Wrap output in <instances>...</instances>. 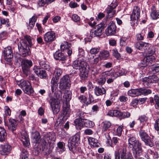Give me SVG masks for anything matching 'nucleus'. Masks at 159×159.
<instances>
[{"mask_svg": "<svg viewBox=\"0 0 159 159\" xmlns=\"http://www.w3.org/2000/svg\"><path fill=\"white\" fill-rule=\"evenodd\" d=\"M116 26L115 23L113 21H111L105 30V33L107 36L112 35L116 33Z\"/></svg>", "mask_w": 159, "mask_h": 159, "instance_id": "obj_17", "label": "nucleus"}, {"mask_svg": "<svg viewBox=\"0 0 159 159\" xmlns=\"http://www.w3.org/2000/svg\"><path fill=\"white\" fill-rule=\"evenodd\" d=\"M41 148L42 149V151H43L45 153V155H48L52 152V151L51 150L48 149V147H47V148H46L44 150L43 149L42 146H41Z\"/></svg>", "mask_w": 159, "mask_h": 159, "instance_id": "obj_64", "label": "nucleus"}, {"mask_svg": "<svg viewBox=\"0 0 159 159\" xmlns=\"http://www.w3.org/2000/svg\"><path fill=\"white\" fill-rule=\"evenodd\" d=\"M89 101L85 103L86 106H88L93 101L94 98L93 96L90 93H89Z\"/></svg>", "mask_w": 159, "mask_h": 159, "instance_id": "obj_56", "label": "nucleus"}, {"mask_svg": "<svg viewBox=\"0 0 159 159\" xmlns=\"http://www.w3.org/2000/svg\"><path fill=\"white\" fill-rule=\"evenodd\" d=\"M71 44L67 42H64L61 45V51H57L53 54L54 59L56 60L64 61L66 59V55L64 53L66 52L69 56H70L72 53V50L70 48Z\"/></svg>", "mask_w": 159, "mask_h": 159, "instance_id": "obj_1", "label": "nucleus"}, {"mask_svg": "<svg viewBox=\"0 0 159 159\" xmlns=\"http://www.w3.org/2000/svg\"><path fill=\"white\" fill-rule=\"evenodd\" d=\"M59 78L53 77L51 80V89L52 92L56 91L58 86L57 82L58 81Z\"/></svg>", "mask_w": 159, "mask_h": 159, "instance_id": "obj_29", "label": "nucleus"}, {"mask_svg": "<svg viewBox=\"0 0 159 159\" xmlns=\"http://www.w3.org/2000/svg\"><path fill=\"white\" fill-rule=\"evenodd\" d=\"M147 120V118L145 116H141L140 117V123L142 124V125L141 127V128H142L144 125Z\"/></svg>", "mask_w": 159, "mask_h": 159, "instance_id": "obj_51", "label": "nucleus"}, {"mask_svg": "<svg viewBox=\"0 0 159 159\" xmlns=\"http://www.w3.org/2000/svg\"><path fill=\"white\" fill-rule=\"evenodd\" d=\"M70 108L66 103L65 106L64 105L63 106L62 112L60 115V117L63 120L65 121L70 116Z\"/></svg>", "mask_w": 159, "mask_h": 159, "instance_id": "obj_18", "label": "nucleus"}, {"mask_svg": "<svg viewBox=\"0 0 159 159\" xmlns=\"http://www.w3.org/2000/svg\"><path fill=\"white\" fill-rule=\"evenodd\" d=\"M20 84V87L25 93L30 95L33 93L34 91L32 88L30 83L29 81L25 80H21Z\"/></svg>", "mask_w": 159, "mask_h": 159, "instance_id": "obj_8", "label": "nucleus"}, {"mask_svg": "<svg viewBox=\"0 0 159 159\" xmlns=\"http://www.w3.org/2000/svg\"><path fill=\"white\" fill-rule=\"evenodd\" d=\"M154 98L156 102L155 107L156 109H159V97L157 95H155Z\"/></svg>", "mask_w": 159, "mask_h": 159, "instance_id": "obj_54", "label": "nucleus"}, {"mask_svg": "<svg viewBox=\"0 0 159 159\" xmlns=\"http://www.w3.org/2000/svg\"><path fill=\"white\" fill-rule=\"evenodd\" d=\"M115 159H133L132 155L129 152H126L125 148H120L115 152Z\"/></svg>", "mask_w": 159, "mask_h": 159, "instance_id": "obj_5", "label": "nucleus"}, {"mask_svg": "<svg viewBox=\"0 0 159 159\" xmlns=\"http://www.w3.org/2000/svg\"><path fill=\"white\" fill-rule=\"evenodd\" d=\"M118 5L117 2L116 1L114 2H112L110 5H108L106 9V11L107 14V16H106V18H104L102 22L99 24L101 25L104 29L107 25V22L108 21V19L113 17L114 15L115 14L116 11L113 9L116 7Z\"/></svg>", "mask_w": 159, "mask_h": 159, "instance_id": "obj_2", "label": "nucleus"}, {"mask_svg": "<svg viewBox=\"0 0 159 159\" xmlns=\"http://www.w3.org/2000/svg\"><path fill=\"white\" fill-rule=\"evenodd\" d=\"M99 51V49L98 48H92L90 50V52L92 54H97Z\"/></svg>", "mask_w": 159, "mask_h": 159, "instance_id": "obj_62", "label": "nucleus"}, {"mask_svg": "<svg viewBox=\"0 0 159 159\" xmlns=\"http://www.w3.org/2000/svg\"><path fill=\"white\" fill-rule=\"evenodd\" d=\"M125 69H121L119 70L117 72H115L112 75L115 78H116L118 76L123 75L125 74Z\"/></svg>", "mask_w": 159, "mask_h": 159, "instance_id": "obj_39", "label": "nucleus"}, {"mask_svg": "<svg viewBox=\"0 0 159 159\" xmlns=\"http://www.w3.org/2000/svg\"><path fill=\"white\" fill-rule=\"evenodd\" d=\"M19 138L24 146L27 147L30 145L28 136L25 131L21 133Z\"/></svg>", "mask_w": 159, "mask_h": 159, "instance_id": "obj_23", "label": "nucleus"}, {"mask_svg": "<svg viewBox=\"0 0 159 159\" xmlns=\"http://www.w3.org/2000/svg\"><path fill=\"white\" fill-rule=\"evenodd\" d=\"M37 17L33 16L30 19L28 25V29H32L35 23L37 20Z\"/></svg>", "mask_w": 159, "mask_h": 159, "instance_id": "obj_37", "label": "nucleus"}, {"mask_svg": "<svg viewBox=\"0 0 159 159\" xmlns=\"http://www.w3.org/2000/svg\"><path fill=\"white\" fill-rule=\"evenodd\" d=\"M70 80L69 75H66L60 80L59 87L61 90L69 88L70 86Z\"/></svg>", "mask_w": 159, "mask_h": 159, "instance_id": "obj_10", "label": "nucleus"}, {"mask_svg": "<svg viewBox=\"0 0 159 159\" xmlns=\"http://www.w3.org/2000/svg\"><path fill=\"white\" fill-rule=\"evenodd\" d=\"M39 64L42 69H44L48 71L50 70L51 68L48 62L42 61L39 62Z\"/></svg>", "mask_w": 159, "mask_h": 159, "instance_id": "obj_34", "label": "nucleus"}, {"mask_svg": "<svg viewBox=\"0 0 159 159\" xmlns=\"http://www.w3.org/2000/svg\"><path fill=\"white\" fill-rule=\"evenodd\" d=\"M79 99L81 102L85 103L86 100L87 98L85 96L83 95H80L78 98Z\"/></svg>", "mask_w": 159, "mask_h": 159, "instance_id": "obj_60", "label": "nucleus"}, {"mask_svg": "<svg viewBox=\"0 0 159 159\" xmlns=\"http://www.w3.org/2000/svg\"><path fill=\"white\" fill-rule=\"evenodd\" d=\"M32 138L35 140L34 142L37 143L39 140L40 138V136L39 133L38 132H35L32 134Z\"/></svg>", "mask_w": 159, "mask_h": 159, "instance_id": "obj_44", "label": "nucleus"}, {"mask_svg": "<svg viewBox=\"0 0 159 159\" xmlns=\"http://www.w3.org/2000/svg\"><path fill=\"white\" fill-rule=\"evenodd\" d=\"M101 59H106L109 56V52L107 51H103L100 52L99 55Z\"/></svg>", "mask_w": 159, "mask_h": 159, "instance_id": "obj_42", "label": "nucleus"}, {"mask_svg": "<svg viewBox=\"0 0 159 159\" xmlns=\"http://www.w3.org/2000/svg\"><path fill=\"white\" fill-rule=\"evenodd\" d=\"M150 16L153 20H156L159 18V11L156 10L155 7L153 6L151 8Z\"/></svg>", "mask_w": 159, "mask_h": 159, "instance_id": "obj_27", "label": "nucleus"}, {"mask_svg": "<svg viewBox=\"0 0 159 159\" xmlns=\"http://www.w3.org/2000/svg\"><path fill=\"white\" fill-rule=\"evenodd\" d=\"M88 141L89 144L94 147H98V140L97 139L92 137L89 138L88 139Z\"/></svg>", "mask_w": 159, "mask_h": 159, "instance_id": "obj_38", "label": "nucleus"}, {"mask_svg": "<svg viewBox=\"0 0 159 159\" xmlns=\"http://www.w3.org/2000/svg\"><path fill=\"white\" fill-rule=\"evenodd\" d=\"M113 55L117 59H118L121 57L120 54L118 52L117 49L115 48H114L112 50Z\"/></svg>", "mask_w": 159, "mask_h": 159, "instance_id": "obj_48", "label": "nucleus"}, {"mask_svg": "<svg viewBox=\"0 0 159 159\" xmlns=\"http://www.w3.org/2000/svg\"><path fill=\"white\" fill-rule=\"evenodd\" d=\"M63 98L65 101L66 102L69 101L71 99V95L70 93H64Z\"/></svg>", "mask_w": 159, "mask_h": 159, "instance_id": "obj_52", "label": "nucleus"}, {"mask_svg": "<svg viewBox=\"0 0 159 159\" xmlns=\"http://www.w3.org/2000/svg\"><path fill=\"white\" fill-rule=\"evenodd\" d=\"M3 56L5 60L10 61L13 57L12 51L11 48H5L3 51Z\"/></svg>", "mask_w": 159, "mask_h": 159, "instance_id": "obj_24", "label": "nucleus"}, {"mask_svg": "<svg viewBox=\"0 0 159 159\" xmlns=\"http://www.w3.org/2000/svg\"><path fill=\"white\" fill-rule=\"evenodd\" d=\"M139 15V9L138 7H134L130 18L131 20L133 22V24L135 25H138Z\"/></svg>", "mask_w": 159, "mask_h": 159, "instance_id": "obj_15", "label": "nucleus"}, {"mask_svg": "<svg viewBox=\"0 0 159 159\" xmlns=\"http://www.w3.org/2000/svg\"><path fill=\"white\" fill-rule=\"evenodd\" d=\"M65 143L61 142H58L57 143V146L58 148L61 150L62 151H65Z\"/></svg>", "mask_w": 159, "mask_h": 159, "instance_id": "obj_53", "label": "nucleus"}, {"mask_svg": "<svg viewBox=\"0 0 159 159\" xmlns=\"http://www.w3.org/2000/svg\"><path fill=\"white\" fill-rule=\"evenodd\" d=\"M22 159H29V154L28 151L25 150L23 149L21 153Z\"/></svg>", "mask_w": 159, "mask_h": 159, "instance_id": "obj_45", "label": "nucleus"}, {"mask_svg": "<svg viewBox=\"0 0 159 159\" xmlns=\"http://www.w3.org/2000/svg\"><path fill=\"white\" fill-rule=\"evenodd\" d=\"M85 66L80 70V75L81 79L84 80L87 79L88 76V70Z\"/></svg>", "mask_w": 159, "mask_h": 159, "instance_id": "obj_28", "label": "nucleus"}, {"mask_svg": "<svg viewBox=\"0 0 159 159\" xmlns=\"http://www.w3.org/2000/svg\"><path fill=\"white\" fill-rule=\"evenodd\" d=\"M49 103L53 114H57L60 110V102L52 96H50Z\"/></svg>", "mask_w": 159, "mask_h": 159, "instance_id": "obj_9", "label": "nucleus"}, {"mask_svg": "<svg viewBox=\"0 0 159 159\" xmlns=\"http://www.w3.org/2000/svg\"><path fill=\"white\" fill-rule=\"evenodd\" d=\"M62 73V71L61 69L58 68L56 69L54 71V73L55 74V77L59 78Z\"/></svg>", "mask_w": 159, "mask_h": 159, "instance_id": "obj_49", "label": "nucleus"}, {"mask_svg": "<svg viewBox=\"0 0 159 159\" xmlns=\"http://www.w3.org/2000/svg\"><path fill=\"white\" fill-rule=\"evenodd\" d=\"M94 93L97 96H99L104 94L106 93V91L104 89L102 88L96 86L94 89Z\"/></svg>", "mask_w": 159, "mask_h": 159, "instance_id": "obj_30", "label": "nucleus"}, {"mask_svg": "<svg viewBox=\"0 0 159 159\" xmlns=\"http://www.w3.org/2000/svg\"><path fill=\"white\" fill-rule=\"evenodd\" d=\"M102 59L99 55L98 57L92 59L91 61V63L93 64H97L98 62L101 61Z\"/></svg>", "mask_w": 159, "mask_h": 159, "instance_id": "obj_55", "label": "nucleus"}, {"mask_svg": "<svg viewBox=\"0 0 159 159\" xmlns=\"http://www.w3.org/2000/svg\"><path fill=\"white\" fill-rule=\"evenodd\" d=\"M86 62L83 60H76L73 62L72 66L74 68L78 69L79 70L82 69L83 67L87 66Z\"/></svg>", "mask_w": 159, "mask_h": 159, "instance_id": "obj_19", "label": "nucleus"}, {"mask_svg": "<svg viewBox=\"0 0 159 159\" xmlns=\"http://www.w3.org/2000/svg\"><path fill=\"white\" fill-rule=\"evenodd\" d=\"M153 74H155L159 72V64L153 65L151 68Z\"/></svg>", "mask_w": 159, "mask_h": 159, "instance_id": "obj_47", "label": "nucleus"}, {"mask_svg": "<svg viewBox=\"0 0 159 159\" xmlns=\"http://www.w3.org/2000/svg\"><path fill=\"white\" fill-rule=\"evenodd\" d=\"M7 135L6 130L4 128L0 127V142L5 141Z\"/></svg>", "mask_w": 159, "mask_h": 159, "instance_id": "obj_33", "label": "nucleus"}, {"mask_svg": "<svg viewBox=\"0 0 159 159\" xmlns=\"http://www.w3.org/2000/svg\"><path fill=\"white\" fill-rule=\"evenodd\" d=\"M104 29L101 25L98 24L95 26L93 30L90 31V36L92 38L100 36L102 34Z\"/></svg>", "mask_w": 159, "mask_h": 159, "instance_id": "obj_11", "label": "nucleus"}, {"mask_svg": "<svg viewBox=\"0 0 159 159\" xmlns=\"http://www.w3.org/2000/svg\"><path fill=\"white\" fill-rule=\"evenodd\" d=\"M19 54L21 56L25 57L28 56L30 54L29 47L27 42L22 40L18 45Z\"/></svg>", "mask_w": 159, "mask_h": 159, "instance_id": "obj_4", "label": "nucleus"}, {"mask_svg": "<svg viewBox=\"0 0 159 159\" xmlns=\"http://www.w3.org/2000/svg\"><path fill=\"white\" fill-rule=\"evenodd\" d=\"M54 96L56 98H54L58 101L61 100L62 98V92L61 91H59L58 92L54 93Z\"/></svg>", "mask_w": 159, "mask_h": 159, "instance_id": "obj_50", "label": "nucleus"}, {"mask_svg": "<svg viewBox=\"0 0 159 159\" xmlns=\"http://www.w3.org/2000/svg\"><path fill=\"white\" fill-rule=\"evenodd\" d=\"M52 134L50 133H47L44 135L43 139L42 140L41 143V146H42L43 150L46 148L48 146V143L46 141H48L49 142H50L49 141L52 140Z\"/></svg>", "mask_w": 159, "mask_h": 159, "instance_id": "obj_22", "label": "nucleus"}, {"mask_svg": "<svg viewBox=\"0 0 159 159\" xmlns=\"http://www.w3.org/2000/svg\"><path fill=\"white\" fill-rule=\"evenodd\" d=\"M102 131L105 132L111 127V124L109 121H105L102 123Z\"/></svg>", "mask_w": 159, "mask_h": 159, "instance_id": "obj_36", "label": "nucleus"}, {"mask_svg": "<svg viewBox=\"0 0 159 159\" xmlns=\"http://www.w3.org/2000/svg\"><path fill=\"white\" fill-rule=\"evenodd\" d=\"M33 70L36 75L41 78L45 79L47 76V74L45 70L37 66H34Z\"/></svg>", "mask_w": 159, "mask_h": 159, "instance_id": "obj_20", "label": "nucleus"}, {"mask_svg": "<svg viewBox=\"0 0 159 159\" xmlns=\"http://www.w3.org/2000/svg\"><path fill=\"white\" fill-rule=\"evenodd\" d=\"M5 111V115L6 116H10L11 114V110L10 108L7 106H5L4 107Z\"/></svg>", "mask_w": 159, "mask_h": 159, "instance_id": "obj_57", "label": "nucleus"}, {"mask_svg": "<svg viewBox=\"0 0 159 159\" xmlns=\"http://www.w3.org/2000/svg\"><path fill=\"white\" fill-rule=\"evenodd\" d=\"M74 123L77 127L81 129V128L84 126L91 127L93 126L92 121L88 120H83L81 119H77L75 120Z\"/></svg>", "mask_w": 159, "mask_h": 159, "instance_id": "obj_12", "label": "nucleus"}, {"mask_svg": "<svg viewBox=\"0 0 159 159\" xmlns=\"http://www.w3.org/2000/svg\"><path fill=\"white\" fill-rule=\"evenodd\" d=\"M107 143L109 144L110 146H112V141L111 139V137H110L109 134H107Z\"/></svg>", "mask_w": 159, "mask_h": 159, "instance_id": "obj_63", "label": "nucleus"}, {"mask_svg": "<svg viewBox=\"0 0 159 159\" xmlns=\"http://www.w3.org/2000/svg\"><path fill=\"white\" fill-rule=\"evenodd\" d=\"M50 3L49 0H38L37 5L40 7H43L45 4Z\"/></svg>", "mask_w": 159, "mask_h": 159, "instance_id": "obj_46", "label": "nucleus"}, {"mask_svg": "<svg viewBox=\"0 0 159 159\" xmlns=\"http://www.w3.org/2000/svg\"><path fill=\"white\" fill-rule=\"evenodd\" d=\"M33 65L32 61L29 59H23L21 62V66L24 74L27 76L30 73V68Z\"/></svg>", "mask_w": 159, "mask_h": 159, "instance_id": "obj_6", "label": "nucleus"}, {"mask_svg": "<svg viewBox=\"0 0 159 159\" xmlns=\"http://www.w3.org/2000/svg\"><path fill=\"white\" fill-rule=\"evenodd\" d=\"M159 79L156 75H153L148 77H145L142 79L143 84L145 86H149V83H156L158 81Z\"/></svg>", "mask_w": 159, "mask_h": 159, "instance_id": "obj_14", "label": "nucleus"}, {"mask_svg": "<svg viewBox=\"0 0 159 159\" xmlns=\"http://www.w3.org/2000/svg\"><path fill=\"white\" fill-rule=\"evenodd\" d=\"M122 113L117 110H111L108 112L107 115L111 116H121Z\"/></svg>", "mask_w": 159, "mask_h": 159, "instance_id": "obj_31", "label": "nucleus"}, {"mask_svg": "<svg viewBox=\"0 0 159 159\" xmlns=\"http://www.w3.org/2000/svg\"><path fill=\"white\" fill-rule=\"evenodd\" d=\"M55 33L53 31H48L45 34L43 37L44 41L46 43H50L55 39Z\"/></svg>", "mask_w": 159, "mask_h": 159, "instance_id": "obj_21", "label": "nucleus"}, {"mask_svg": "<svg viewBox=\"0 0 159 159\" xmlns=\"http://www.w3.org/2000/svg\"><path fill=\"white\" fill-rule=\"evenodd\" d=\"M122 128L123 126L120 125L119 126L117 129V135L118 136H120L121 134Z\"/></svg>", "mask_w": 159, "mask_h": 159, "instance_id": "obj_61", "label": "nucleus"}, {"mask_svg": "<svg viewBox=\"0 0 159 159\" xmlns=\"http://www.w3.org/2000/svg\"><path fill=\"white\" fill-rule=\"evenodd\" d=\"M155 52V49L153 46L150 47L148 49V52L151 54H153Z\"/></svg>", "mask_w": 159, "mask_h": 159, "instance_id": "obj_59", "label": "nucleus"}, {"mask_svg": "<svg viewBox=\"0 0 159 159\" xmlns=\"http://www.w3.org/2000/svg\"><path fill=\"white\" fill-rule=\"evenodd\" d=\"M11 147L9 145H5L2 146L0 148V151L2 155H7L9 154L11 150Z\"/></svg>", "mask_w": 159, "mask_h": 159, "instance_id": "obj_25", "label": "nucleus"}, {"mask_svg": "<svg viewBox=\"0 0 159 159\" xmlns=\"http://www.w3.org/2000/svg\"><path fill=\"white\" fill-rule=\"evenodd\" d=\"M17 125L16 122L15 120L10 119L9 120V124L8 125V129L13 132L16 129Z\"/></svg>", "mask_w": 159, "mask_h": 159, "instance_id": "obj_26", "label": "nucleus"}, {"mask_svg": "<svg viewBox=\"0 0 159 159\" xmlns=\"http://www.w3.org/2000/svg\"><path fill=\"white\" fill-rule=\"evenodd\" d=\"M128 95L132 97H135L139 95V89H131L128 92Z\"/></svg>", "mask_w": 159, "mask_h": 159, "instance_id": "obj_35", "label": "nucleus"}, {"mask_svg": "<svg viewBox=\"0 0 159 159\" xmlns=\"http://www.w3.org/2000/svg\"><path fill=\"white\" fill-rule=\"evenodd\" d=\"M129 147L132 148L134 155L135 158L139 159V142L136 141L135 138L132 137L128 140Z\"/></svg>", "mask_w": 159, "mask_h": 159, "instance_id": "obj_3", "label": "nucleus"}, {"mask_svg": "<svg viewBox=\"0 0 159 159\" xmlns=\"http://www.w3.org/2000/svg\"><path fill=\"white\" fill-rule=\"evenodd\" d=\"M140 133V137L142 140L147 145L152 147L153 145V143L148 135L146 133L144 132L141 131Z\"/></svg>", "mask_w": 159, "mask_h": 159, "instance_id": "obj_16", "label": "nucleus"}, {"mask_svg": "<svg viewBox=\"0 0 159 159\" xmlns=\"http://www.w3.org/2000/svg\"><path fill=\"white\" fill-rule=\"evenodd\" d=\"M149 44L148 43L143 42L142 41L140 42V50L142 51V53L147 52V48L149 47Z\"/></svg>", "mask_w": 159, "mask_h": 159, "instance_id": "obj_32", "label": "nucleus"}, {"mask_svg": "<svg viewBox=\"0 0 159 159\" xmlns=\"http://www.w3.org/2000/svg\"><path fill=\"white\" fill-rule=\"evenodd\" d=\"M72 19L75 22H77L80 20V18L76 14L73 15L71 17Z\"/></svg>", "mask_w": 159, "mask_h": 159, "instance_id": "obj_58", "label": "nucleus"}, {"mask_svg": "<svg viewBox=\"0 0 159 159\" xmlns=\"http://www.w3.org/2000/svg\"><path fill=\"white\" fill-rule=\"evenodd\" d=\"M151 93L152 91L149 89H140V95H147L151 94Z\"/></svg>", "mask_w": 159, "mask_h": 159, "instance_id": "obj_43", "label": "nucleus"}, {"mask_svg": "<svg viewBox=\"0 0 159 159\" xmlns=\"http://www.w3.org/2000/svg\"><path fill=\"white\" fill-rule=\"evenodd\" d=\"M155 57L153 56L152 55H148L146 57H145L143 60L142 61L141 64L145 65L143 67H140L141 69H143V70L142 71L143 74H144L145 73L146 69L145 68H146L145 66L147 65H149V64H151L153 62L155 61Z\"/></svg>", "mask_w": 159, "mask_h": 159, "instance_id": "obj_13", "label": "nucleus"}, {"mask_svg": "<svg viewBox=\"0 0 159 159\" xmlns=\"http://www.w3.org/2000/svg\"><path fill=\"white\" fill-rule=\"evenodd\" d=\"M80 139V136L78 134H76L70 138L68 146L70 151H73L75 149L76 146L79 145Z\"/></svg>", "mask_w": 159, "mask_h": 159, "instance_id": "obj_7", "label": "nucleus"}, {"mask_svg": "<svg viewBox=\"0 0 159 159\" xmlns=\"http://www.w3.org/2000/svg\"><path fill=\"white\" fill-rule=\"evenodd\" d=\"M76 115L80 118L79 119H81L83 120H87L85 119V116L86 115V113L80 111L79 109L77 110Z\"/></svg>", "mask_w": 159, "mask_h": 159, "instance_id": "obj_40", "label": "nucleus"}, {"mask_svg": "<svg viewBox=\"0 0 159 159\" xmlns=\"http://www.w3.org/2000/svg\"><path fill=\"white\" fill-rule=\"evenodd\" d=\"M96 82L100 85H102L104 84L106 81L105 78L102 76H100L96 80Z\"/></svg>", "mask_w": 159, "mask_h": 159, "instance_id": "obj_41", "label": "nucleus"}]
</instances>
